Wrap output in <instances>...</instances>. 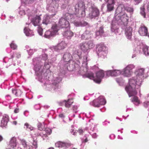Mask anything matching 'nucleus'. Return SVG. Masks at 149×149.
I'll list each match as a JSON object with an SVG mask.
<instances>
[{"instance_id":"obj_1","label":"nucleus","mask_w":149,"mask_h":149,"mask_svg":"<svg viewBox=\"0 0 149 149\" xmlns=\"http://www.w3.org/2000/svg\"><path fill=\"white\" fill-rule=\"evenodd\" d=\"M47 59V55L45 54H42L39 57L33 59L36 78L41 82L44 83V86L46 90L56 91L60 88L59 84L62 79L58 77L50 81L49 79L50 63L46 62Z\"/></svg>"},{"instance_id":"obj_2","label":"nucleus","mask_w":149,"mask_h":149,"mask_svg":"<svg viewBox=\"0 0 149 149\" xmlns=\"http://www.w3.org/2000/svg\"><path fill=\"white\" fill-rule=\"evenodd\" d=\"M145 69L143 68L138 69L135 72L136 76L129 79L128 86H127L125 89L129 97L133 96L131 100L136 105L138 106L140 104L138 98L135 96L137 94L136 88H138L141 85L142 81V78L143 77Z\"/></svg>"},{"instance_id":"obj_3","label":"nucleus","mask_w":149,"mask_h":149,"mask_svg":"<svg viewBox=\"0 0 149 149\" xmlns=\"http://www.w3.org/2000/svg\"><path fill=\"white\" fill-rule=\"evenodd\" d=\"M72 56L70 53L68 52H65L62 60L58 64L59 69L62 73H64L63 71L67 70L70 71H78L80 69L79 63V61L76 63V62L72 60Z\"/></svg>"},{"instance_id":"obj_4","label":"nucleus","mask_w":149,"mask_h":149,"mask_svg":"<svg viewBox=\"0 0 149 149\" xmlns=\"http://www.w3.org/2000/svg\"><path fill=\"white\" fill-rule=\"evenodd\" d=\"M119 15H115V18L113 19L111 27V30L112 32L117 34L119 32L118 25H122L124 26H126L127 24V22L129 17L127 14L125 13L121 16Z\"/></svg>"},{"instance_id":"obj_5","label":"nucleus","mask_w":149,"mask_h":149,"mask_svg":"<svg viewBox=\"0 0 149 149\" xmlns=\"http://www.w3.org/2000/svg\"><path fill=\"white\" fill-rule=\"evenodd\" d=\"M74 15L70 14L69 13L65 12L63 13V17L60 19L59 21L58 27V30L59 29H70V24L68 20H70L71 21L73 22L74 20Z\"/></svg>"},{"instance_id":"obj_6","label":"nucleus","mask_w":149,"mask_h":149,"mask_svg":"<svg viewBox=\"0 0 149 149\" xmlns=\"http://www.w3.org/2000/svg\"><path fill=\"white\" fill-rule=\"evenodd\" d=\"M26 13L28 17V19L30 18L31 22L35 26H38L37 31L38 33L41 36L42 35L43 29L42 28L39 27V26L41 25V18L40 15H37L34 13L33 11H31V10L28 9L26 11Z\"/></svg>"},{"instance_id":"obj_7","label":"nucleus","mask_w":149,"mask_h":149,"mask_svg":"<svg viewBox=\"0 0 149 149\" xmlns=\"http://www.w3.org/2000/svg\"><path fill=\"white\" fill-rule=\"evenodd\" d=\"M81 52L80 50H77L73 52V57L75 58L77 61L76 63H77V62L79 61V65L80 62H81L83 65H86V67L87 68V62L88 60V55L87 54H85L84 55L83 59H82L81 56Z\"/></svg>"},{"instance_id":"obj_8","label":"nucleus","mask_w":149,"mask_h":149,"mask_svg":"<svg viewBox=\"0 0 149 149\" xmlns=\"http://www.w3.org/2000/svg\"><path fill=\"white\" fill-rule=\"evenodd\" d=\"M104 75V72L102 70H100L96 73V78L95 77L94 74L92 72H90L86 74L87 77L91 79H93L95 82L97 84H100L101 82Z\"/></svg>"},{"instance_id":"obj_9","label":"nucleus","mask_w":149,"mask_h":149,"mask_svg":"<svg viewBox=\"0 0 149 149\" xmlns=\"http://www.w3.org/2000/svg\"><path fill=\"white\" fill-rule=\"evenodd\" d=\"M89 12V16L91 19L98 17L100 14L99 10L94 4H91L87 8Z\"/></svg>"},{"instance_id":"obj_10","label":"nucleus","mask_w":149,"mask_h":149,"mask_svg":"<svg viewBox=\"0 0 149 149\" xmlns=\"http://www.w3.org/2000/svg\"><path fill=\"white\" fill-rule=\"evenodd\" d=\"M125 10L130 13H132L134 11L133 8L128 6L127 4H123L122 3H119L118 4V7L116 10L115 15L118 13L119 14L121 12Z\"/></svg>"},{"instance_id":"obj_11","label":"nucleus","mask_w":149,"mask_h":149,"mask_svg":"<svg viewBox=\"0 0 149 149\" xmlns=\"http://www.w3.org/2000/svg\"><path fill=\"white\" fill-rule=\"evenodd\" d=\"M106 102V100L104 97L102 96H100L97 99L91 102L90 104L95 107H99L101 105L105 104Z\"/></svg>"},{"instance_id":"obj_12","label":"nucleus","mask_w":149,"mask_h":149,"mask_svg":"<svg viewBox=\"0 0 149 149\" xmlns=\"http://www.w3.org/2000/svg\"><path fill=\"white\" fill-rule=\"evenodd\" d=\"M52 31H46L45 34L44 36L47 38H50L53 37L58 30V29L57 27V25L54 24L52 27Z\"/></svg>"},{"instance_id":"obj_13","label":"nucleus","mask_w":149,"mask_h":149,"mask_svg":"<svg viewBox=\"0 0 149 149\" xmlns=\"http://www.w3.org/2000/svg\"><path fill=\"white\" fill-rule=\"evenodd\" d=\"M71 144L70 141L63 142L58 141L55 143V146L58 148L64 147L68 148L71 146Z\"/></svg>"},{"instance_id":"obj_14","label":"nucleus","mask_w":149,"mask_h":149,"mask_svg":"<svg viewBox=\"0 0 149 149\" xmlns=\"http://www.w3.org/2000/svg\"><path fill=\"white\" fill-rule=\"evenodd\" d=\"M52 17V16L50 15L46 14L42 18L41 25L47 26L50 23Z\"/></svg>"},{"instance_id":"obj_15","label":"nucleus","mask_w":149,"mask_h":149,"mask_svg":"<svg viewBox=\"0 0 149 149\" xmlns=\"http://www.w3.org/2000/svg\"><path fill=\"white\" fill-rule=\"evenodd\" d=\"M67 45L65 41H62L58 43L57 45L54 47V49L57 51L58 50H61L64 49L66 47Z\"/></svg>"},{"instance_id":"obj_16","label":"nucleus","mask_w":149,"mask_h":149,"mask_svg":"<svg viewBox=\"0 0 149 149\" xmlns=\"http://www.w3.org/2000/svg\"><path fill=\"white\" fill-rule=\"evenodd\" d=\"M57 9V6H54L53 5L52 3L50 4L48 7L47 8V10L49 11V12L53 13L50 15L52 16V17L54 16L56 14V13Z\"/></svg>"},{"instance_id":"obj_17","label":"nucleus","mask_w":149,"mask_h":149,"mask_svg":"<svg viewBox=\"0 0 149 149\" xmlns=\"http://www.w3.org/2000/svg\"><path fill=\"white\" fill-rule=\"evenodd\" d=\"M147 28L144 25H141L139 28V32L141 36H148Z\"/></svg>"},{"instance_id":"obj_18","label":"nucleus","mask_w":149,"mask_h":149,"mask_svg":"<svg viewBox=\"0 0 149 149\" xmlns=\"http://www.w3.org/2000/svg\"><path fill=\"white\" fill-rule=\"evenodd\" d=\"M74 9L75 12L76 13L78 12L79 10H84L85 9V4L82 1L79 2L75 5L74 7Z\"/></svg>"},{"instance_id":"obj_19","label":"nucleus","mask_w":149,"mask_h":149,"mask_svg":"<svg viewBox=\"0 0 149 149\" xmlns=\"http://www.w3.org/2000/svg\"><path fill=\"white\" fill-rule=\"evenodd\" d=\"M121 74V71L120 70H109L106 72V75L107 76H116Z\"/></svg>"},{"instance_id":"obj_20","label":"nucleus","mask_w":149,"mask_h":149,"mask_svg":"<svg viewBox=\"0 0 149 149\" xmlns=\"http://www.w3.org/2000/svg\"><path fill=\"white\" fill-rule=\"evenodd\" d=\"M73 101L72 99H69L67 101L64 100L59 103L61 106L65 105L67 108L69 107L73 103Z\"/></svg>"},{"instance_id":"obj_21","label":"nucleus","mask_w":149,"mask_h":149,"mask_svg":"<svg viewBox=\"0 0 149 149\" xmlns=\"http://www.w3.org/2000/svg\"><path fill=\"white\" fill-rule=\"evenodd\" d=\"M68 29H64L65 31L63 32L62 35L65 38L68 39H70L73 36V33L70 30H68Z\"/></svg>"},{"instance_id":"obj_22","label":"nucleus","mask_w":149,"mask_h":149,"mask_svg":"<svg viewBox=\"0 0 149 149\" xmlns=\"http://www.w3.org/2000/svg\"><path fill=\"white\" fill-rule=\"evenodd\" d=\"M8 120V116L6 115L3 116L1 121L0 126L2 127H5L7 125Z\"/></svg>"},{"instance_id":"obj_23","label":"nucleus","mask_w":149,"mask_h":149,"mask_svg":"<svg viewBox=\"0 0 149 149\" xmlns=\"http://www.w3.org/2000/svg\"><path fill=\"white\" fill-rule=\"evenodd\" d=\"M132 29L131 27L126 28L125 29V34L128 39H130L132 38Z\"/></svg>"},{"instance_id":"obj_24","label":"nucleus","mask_w":149,"mask_h":149,"mask_svg":"<svg viewBox=\"0 0 149 149\" xmlns=\"http://www.w3.org/2000/svg\"><path fill=\"white\" fill-rule=\"evenodd\" d=\"M16 138L15 137H12L9 142V146L13 149H15L17 147V143L16 142Z\"/></svg>"},{"instance_id":"obj_25","label":"nucleus","mask_w":149,"mask_h":149,"mask_svg":"<svg viewBox=\"0 0 149 149\" xmlns=\"http://www.w3.org/2000/svg\"><path fill=\"white\" fill-rule=\"evenodd\" d=\"M74 24L77 26H84L88 25L87 22L84 20L75 21Z\"/></svg>"},{"instance_id":"obj_26","label":"nucleus","mask_w":149,"mask_h":149,"mask_svg":"<svg viewBox=\"0 0 149 149\" xmlns=\"http://www.w3.org/2000/svg\"><path fill=\"white\" fill-rule=\"evenodd\" d=\"M109 0L107 5V11H111L113 10L115 4L114 0Z\"/></svg>"},{"instance_id":"obj_27","label":"nucleus","mask_w":149,"mask_h":149,"mask_svg":"<svg viewBox=\"0 0 149 149\" xmlns=\"http://www.w3.org/2000/svg\"><path fill=\"white\" fill-rule=\"evenodd\" d=\"M79 47L84 52H88L89 49L86 42L82 43L80 44Z\"/></svg>"},{"instance_id":"obj_28","label":"nucleus","mask_w":149,"mask_h":149,"mask_svg":"<svg viewBox=\"0 0 149 149\" xmlns=\"http://www.w3.org/2000/svg\"><path fill=\"white\" fill-rule=\"evenodd\" d=\"M132 73V71L129 70L128 68H127V67L124 68L123 71H121V74L125 77L130 76Z\"/></svg>"},{"instance_id":"obj_29","label":"nucleus","mask_w":149,"mask_h":149,"mask_svg":"<svg viewBox=\"0 0 149 149\" xmlns=\"http://www.w3.org/2000/svg\"><path fill=\"white\" fill-rule=\"evenodd\" d=\"M13 59L11 57V58H9L5 57L3 59V62L7 63V66H6V68H8V67L9 66L12 64Z\"/></svg>"},{"instance_id":"obj_30","label":"nucleus","mask_w":149,"mask_h":149,"mask_svg":"<svg viewBox=\"0 0 149 149\" xmlns=\"http://www.w3.org/2000/svg\"><path fill=\"white\" fill-rule=\"evenodd\" d=\"M24 32L26 36H31L33 35L31 30L27 27H25L24 28Z\"/></svg>"},{"instance_id":"obj_31","label":"nucleus","mask_w":149,"mask_h":149,"mask_svg":"<svg viewBox=\"0 0 149 149\" xmlns=\"http://www.w3.org/2000/svg\"><path fill=\"white\" fill-rule=\"evenodd\" d=\"M37 138L36 136H32L29 138V140L30 141H33V145L36 148L37 147Z\"/></svg>"},{"instance_id":"obj_32","label":"nucleus","mask_w":149,"mask_h":149,"mask_svg":"<svg viewBox=\"0 0 149 149\" xmlns=\"http://www.w3.org/2000/svg\"><path fill=\"white\" fill-rule=\"evenodd\" d=\"M104 33L103 27L101 26L100 27L99 30L96 32L95 35L96 37L98 36H103Z\"/></svg>"},{"instance_id":"obj_33","label":"nucleus","mask_w":149,"mask_h":149,"mask_svg":"<svg viewBox=\"0 0 149 149\" xmlns=\"http://www.w3.org/2000/svg\"><path fill=\"white\" fill-rule=\"evenodd\" d=\"M107 49L106 47L103 44H99L97 46V52Z\"/></svg>"},{"instance_id":"obj_34","label":"nucleus","mask_w":149,"mask_h":149,"mask_svg":"<svg viewBox=\"0 0 149 149\" xmlns=\"http://www.w3.org/2000/svg\"><path fill=\"white\" fill-rule=\"evenodd\" d=\"M143 52L146 56H149V46H144L143 48Z\"/></svg>"},{"instance_id":"obj_35","label":"nucleus","mask_w":149,"mask_h":149,"mask_svg":"<svg viewBox=\"0 0 149 149\" xmlns=\"http://www.w3.org/2000/svg\"><path fill=\"white\" fill-rule=\"evenodd\" d=\"M12 93L16 96L18 97L20 96L22 94V92L19 89H12Z\"/></svg>"},{"instance_id":"obj_36","label":"nucleus","mask_w":149,"mask_h":149,"mask_svg":"<svg viewBox=\"0 0 149 149\" xmlns=\"http://www.w3.org/2000/svg\"><path fill=\"white\" fill-rule=\"evenodd\" d=\"M107 49L103 50L101 52H97V54L98 56L100 57L103 58H104L106 56L107 53Z\"/></svg>"},{"instance_id":"obj_37","label":"nucleus","mask_w":149,"mask_h":149,"mask_svg":"<svg viewBox=\"0 0 149 149\" xmlns=\"http://www.w3.org/2000/svg\"><path fill=\"white\" fill-rule=\"evenodd\" d=\"M143 46H142L138 45L135 48L134 51L137 54H140L143 52Z\"/></svg>"},{"instance_id":"obj_38","label":"nucleus","mask_w":149,"mask_h":149,"mask_svg":"<svg viewBox=\"0 0 149 149\" xmlns=\"http://www.w3.org/2000/svg\"><path fill=\"white\" fill-rule=\"evenodd\" d=\"M86 43L88 44V46L89 49L93 48L95 46L93 40H90L87 42Z\"/></svg>"},{"instance_id":"obj_39","label":"nucleus","mask_w":149,"mask_h":149,"mask_svg":"<svg viewBox=\"0 0 149 149\" xmlns=\"http://www.w3.org/2000/svg\"><path fill=\"white\" fill-rule=\"evenodd\" d=\"M22 145L24 147V149H29L28 146L26 143V142L24 139L20 140Z\"/></svg>"},{"instance_id":"obj_40","label":"nucleus","mask_w":149,"mask_h":149,"mask_svg":"<svg viewBox=\"0 0 149 149\" xmlns=\"http://www.w3.org/2000/svg\"><path fill=\"white\" fill-rule=\"evenodd\" d=\"M140 14L144 18L146 17V14L145 12V9L144 6L143 5L140 7Z\"/></svg>"},{"instance_id":"obj_41","label":"nucleus","mask_w":149,"mask_h":149,"mask_svg":"<svg viewBox=\"0 0 149 149\" xmlns=\"http://www.w3.org/2000/svg\"><path fill=\"white\" fill-rule=\"evenodd\" d=\"M14 57H16L17 58H19L21 57V54L17 52H14L13 54H12L11 57L12 58H13Z\"/></svg>"},{"instance_id":"obj_42","label":"nucleus","mask_w":149,"mask_h":149,"mask_svg":"<svg viewBox=\"0 0 149 149\" xmlns=\"http://www.w3.org/2000/svg\"><path fill=\"white\" fill-rule=\"evenodd\" d=\"M89 135L88 134H86L82 139L83 142L86 143L88 141V137Z\"/></svg>"},{"instance_id":"obj_43","label":"nucleus","mask_w":149,"mask_h":149,"mask_svg":"<svg viewBox=\"0 0 149 149\" xmlns=\"http://www.w3.org/2000/svg\"><path fill=\"white\" fill-rule=\"evenodd\" d=\"M24 128H26V129H28L31 131L33 130V127H31V126L28 124V123H25L24 124Z\"/></svg>"},{"instance_id":"obj_44","label":"nucleus","mask_w":149,"mask_h":149,"mask_svg":"<svg viewBox=\"0 0 149 149\" xmlns=\"http://www.w3.org/2000/svg\"><path fill=\"white\" fill-rule=\"evenodd\" d=\"M10 47L11 48L14 50L17 49V45L14 43L13 41L10 44Z\"/></svg>"},{"instance_id":"obj_45","label":"nucleus","mask_w":149,"mask_h":149,"mask_svg":"<svg viewBox=\"0 0 149 149\" xmlns=\"http://www.w3.org/2000/svg\"><path fill=\"white\" fill-rule=\"evenodd\" d=\"M45 134L47 135H50L52 133V130L49 128H46L45 130Z\"/></svg>"},{"instance_id":"obj_46","label":"nucleus","mask_w":149,"mask_h":149,"mask_svg":"<svg viewBox=\"0 0 149 149\" xmlns=\"http://www.w3.org/2000/svg\"><path fill=\"white\" fill-rule=\"evenodd\" d=\"M44 125L41 123H39L38 125V127L39 130H43L44 127Z\"/></svg>"},{"instance_id":"obj_47","label":"nucleus","mask_w":149,"mask_h":149,"mask_svg":"<svg viewBox=\"0 0 149 149\" xmlns=\"http://www.w3.org/2000/svg\"><path fill=\"white\" fill-rule=\"evenodd\" d=\"M135 66L133 64H130L127 66V68H128L129 70L132 71V70L134 68Z\"/></svg>"},{"instance_id":"obj_48","label":"nucleus","mask_w":149,"mask_h":149,"mask_svg":"<svg viewBox=\"0 0 149 149\" xmlns=\"http://www.w3.org/2000/svg\"><path fill=\"white\" fill-rule=\"evenodd\" d=\"M27 51L29 55H31L33 54L35 50L33 49H29V50H27Z\"/></svg>"},{"instance_id":"obj_49","label":"nucleus","mask_w":149,"mask_h":149,"mask_svg":"<svg viewBox=\"0 0 149 149\" xmlns=\"http://www.w3.org/2000/svg\"><path fill=\"white\" fill-rule=\"evenodd\" d=\"M143 105L146 108L149 106V101H146L143 103Z\"/></svg>"},{"instance_id":"obj_50","label":"nucleus","mask_w":149,"mask_h":149,"mask_svg":"<svg viewBox=\"0 0 149 149\" xmlns=\"http://www.w3.org/2000/svg\"><path fill=\"white\" fill-rule=\"evenodd\" d=\"M116 81L118 83L123 82V79L121 78H118L116 79Z\"/></svg>"},{"instance_id":"obj_51","label":"nucleus","mask_w":149,"mask_h":149,"mask_svg":"<svg viewBox=\"0 0 149 149\" xmlns=\"http://www.w3.org/2000/svg\"><path fill=\"white\" fill-rule=\"evenodd\" d=\"M19 14L21 15H24L26 13L24 10H20L19 11Z\"/></svg>"},{"instance_id":"obj_52","label":"nucleus","mask_w":149,"mask_h":149,"mask_svg":"<svg viewBox=\"0 0 149 149\" xmlns=\"http://www.w3.org/2000/svg\"><path fill=\"white\" fill-rule=\"evenodd\" d=\"M85 33H84L81 36V38L82 39H86L88 38V36H86Z\"/></svg>"},{"instance_id":"obj_53","label":"nucleus","mask_w":149,"mask_h":149,"mask_svg":"<svg viewBox=\"0 0 149 149\" xmlns=\"http://www.w3.org/2000/svg\"><path fill=\"white\" fill-rule=\"evenodd\" d=\"M85 9L80 10L81 11V15L82 17H84L85 15Z\"/></svg>"},{"instance_id":"obj_54","label":"nucleus","mask_w":149,"mask_h":149,"mask_svg":"<svg viewBox=\"0 0 149 149\" xmlns=\"http://www.w3.org/2000/svg\"><path fill=\"white\" fill-rule=\"evenodd\" d=\"M84 129H79L78 130V132H79L80 134H81L84 132Z\"/></svg>"},{"instance_id":"obj_55","label":"nucleus","mask_w":149,"mask_h":149,"mask_svg":"<svg viewBox=\"0 0 149 149\" xmlns=\"http://www.w3.org/2000/svg\"><path fill=\"white\" fill-rule=\"evenodd\" d=\"M47 135L46 134H44L43 135L42 137L43 140L48 139Z\"/></svg>"},{"instance_id":"obj_56","label":"nucleus","mask_w":149,"mask_h":149,"mask_svg":"<svg viewBox=\"0 0 149 149\" xmlns=\"http://www.w3.org/2000/svg\"><path fill=\"white\" fill-rule=\"evenodd\" d=\"M78 107L77 106H73L72 107V109L74 111H75V113H76L77 111L76 110L77 109Z\"/></svg>"},{"instance_id":"obj_57","label":"nucleus","mask_w":149,"mask_h":149,"mask_svg":"<svg viewBox=\"0 0 149 149\" xmlns=\"http://www.w3.org/2000/svg\"><path fill=\"white\" fill-rule=\"evenodd\" d=\"M92 136L93 138L96 139L98 135L96 133H94L92 135Z\"/></svg>"},{"instance_id":"obj_58","label":"nucleus","mask_w":149,"mask_h":149,"mask_svg":"<svg viewBox=\"0 0 149 149\" xmlns=\"http://www.w3.org/2000/svg\"><path fill=\"white\" fill-rule=\"evenodd\" d=\"M19 109L18 108H16L14 110V112L15 113H17L19 112Z\"/></svg>"},{"instance_id":"obj_59","label":"nucleus","mask_w":149,"mask_h":149,"mask_svg":"<svg viewBox=\"0 0 149 149\" xmlns=\"http://www.w3.org/2000/svg\"><path fill=\"white\" fill-rule=\"evenodd\" d=\"M34 108L36 109H40V107L39 105H36L35 106Z\"/></svg>"},{"instance_id":"obj_60","label":"nucleus","mask_w":149,"mask_h":149,"mask_svg":"<svg viewBox=\"0 0 149 149\" xmlns=\"http://www.w3.org/2000/svg\"><path fill=\"white\" fill-rule=\"evenodd\" d=\"M115 136L113 134H111L109 136V138L111 139H113L115 138Z\"/></svg>"},{"instance_id":"obj_61","label":"nucleus","mask_w":149,"mask_h":149,"mask_svg":"<svg viewBox=\"0 0 149 149\" xmlns=\"http://www.w3.org/2000/svg\"><path fill=\"white\" fill-rule=\"evenodd\" d=\"M90 33V32L86 30L85 32L84 33H85V35H86V36H88L89 34Z\"/></svg>"},{"instance_id":"obj_62","label":"nucleus","mask_w":149,"mask_h":149,"mask_svg":"<svg viewBox=\"0 0 149 149\" xmlns=\"http://www.w3.org/2000/svg\"><path fill=\"white\" fill-rule=\"evenodd\" d=\"M70 132L72 135L74 136L77 133V132H74V130H70Z\"/></svg>"},{"instance_id":"obj_63","label":"nucleus","mask_w":149,"mask_h":149,"mask_svg":"<svg viewBox=\"0 0 149 149\" xmlns=\"http://www.w3.org/2000/svg\"><path fill=\"white\" fill-rule=\"evenodd\" d=\"M59 116L61 118H63L64 117V116L63 114H60L59 115Z\"/></svg>"},{"instance_id":"obj_64","label":"nucleus","mask_w":149,"mask_h":149,"mask_svg":"<svg viewBox=\"0 0 149 149\" xmlns=\"http://www.w3.org/2000/svg\"><path fill=\"white\" fill-rule=\"evenodd\" d=\"M137 3H139L140 2L141 0H134Z\"/></svg>"}]
</instances>
